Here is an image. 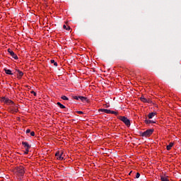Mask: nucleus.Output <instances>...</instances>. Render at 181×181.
Listing matches in <instances>:
<instances>
[{"mask_svg":"<svg viewBox=\"0 0 181 181\" xmlns=\"http://www.w3.org/2000/svg\"><path fill=\"white\" fill-rule=\"evenodd\" d=\"M4 71H5L6 74H8L10 76H13V74L12 73V71H11V69H4Z\"/></svg>","mask_w":181,"mask_h":181,"instance_id":"9d476101","label":"nucleus"},{"mask_svg":"<svg viewBox=\"0 0 181 181\" xmlns=\"http://www.w3.org/2000/svg\"><path fill=\"white\" fill-rule=\"evenodd\" d=\"M8 52L13 57V59H15V60H18V55H16V54H15V52H13L12 49H8Z\"/></svg>","mask_w":181,"mask_h":181,"instance_id":"20e7f679","label":"nucleus"},{"mask_svg":"<svg viewBox=\"0 0 181 181\" xmlns=\"http://www.w3.org/2000/svg\"><path fill=\"white\" fill-rule=\"evenodd\" d=\"M25 134H30V129H28L25 131Z\"/></svg>","mask_w":181,"mask_h":181,"instance_id":"cd10ccee","label":"nucleus"},{"mask_svg":"<svg viewBox=\"0 0 181 181\" xmlns=\"http://www.w3.org/2000/svg\"><path fill=\"white\" fill-rule=\"evenodd\" d=\"M57 105H59V108H62V110H64V108H66V106H64L63 104H61L60 102H58Z\"/></svg>","mask_w":181,"mask_h":181,"instance_id":"2eb2a0df","label":"nucleus"},{"mask_svg":"<svg viewBox=\"0 0 181 181\" xmlns=\"http://www.w3.org/2000/svg\"><path fill=\"white\" fill-rule=\"evenodd\" d=\"M110 114H114L116 116L118 115V112L114 110H110Z\"/></svg>","mask_w":181,"mask_h":181,"instance_id":"6ab92c4d","label":"nucleus"},{"mask_svg":"<svg viewBox=\"0 0 181 181\" xmlns=\"http://www.w3.org/2000/svg\"><path fill=\"white\" fill-rule=\"evenodd\" d=\"M51 63L54 64V66H57V62H54V59H51Z\"/></svg>","mask_w":181,"mask_h":181,"instance_id":"4be33fe9","label":"nucleus"},{"mask_svg":"<svg viewBox=\"0 0 181 181\" xmlns=\"http://www.w3.org/2000/svg\"><path fill=\"white\" fill-rule=\"evenodd\" d=\"M100 111H101V112H105V114H110V112H111V110L108 109H100Z\"/></svg>","mask_w":181,"mask_h":181,"instance_id":"9b49d317","label":"nucleus"},{"mask_svg":"<svg viewBox=\"0 0 181 181\" xmlns=\"http://www.w3.org/2000/svg\"><path fill=\"white\" fill-rule=\"evenodd\" d=\"M58 160H64V157H63V151H61L59 156L57 158Z\"/></svg>","mask_w":181,"mask_h":181,"instance_id":"1a4fd4ad","label":"nucleus"},{"mask_svg":"<svg viewBox=\"0 0 181 181\" xmlns=\"http://www.w3.org/2000/svg\"><path fill=\"white\" fill-rule=\"evenodd\" d=\"M61 98H62V100H64V101H68V100H69V98H67V96H66V95H62L61 97Z\"/></svg>","mask_w":181,"mask_h":181,"instance_id":"a211bd4d","label":"nucleus"},{"mask_svg":"<svg viewBox=\"0 0 181 181\" xmlns=\"http://www.w3.org/2000/svg\"><path fill=\"white\" fill-rule=\"evenodd\" d=\"M139 176H141V174L139 173H136V178L139 179Z\"/></svg>","mask_w":181,"mask_h":181,"instance_id":"5701e85b","label":"nucleus"},{"mask_svg":"<svg viewBox=\"0 0 181 181\" xmlns=\"http://www.w3.org/2000/svg\"><path fill=\"white\" fill-rule=\"evenodd\" d=\"M29 153V149H26L25 151L24 152V155H28Z\"/></svg>","mask_w":181,"mask_h":181,"instance_id":"a878e982","label":"nucleus"},{"mask_svg":"<svg viewBox=\"0 0 181 181\" xmlns=\"http://www.w3.org/2000/svg\"><path fill=\"white\" fill-rule=\"evenodd\" d=\"M146 124H156V122H153V120L146 119L145 120Z\"/></svg>","mask_w":181,"mask_h":181,"instance_id":"dca6fc26","label":"nucleus"},{"mask_svg":"<svg viewBox=\"0 0 181 181\" xmlns=\"http://www.w3.org/2000/svg\"><path fill=\"white\" fill-rule=\"evenodd\" d=\"M79 100H81L82 103H88V99L83 96H79Z\"/></svg>","mask_w":181,"mask_h":181,"instance_id":"6e6552de","label":"nucleus"},{"mask_svg":"<svg viewBox=\"0 0 181 181\" xmlns=\"http://www.w3.org/2000/svg\"><path fill=\"white\" fill-rule=\"evenodd\" d=\"M61 152H62V151H57V152L55 153V156H57V158L60 156Z\"/></svg>","mask_w":181,"mask_h":181,"instance_id":"aec40b11","label":"nucleus"},{"mask_svg":"<svg viewBox=\"0 0 181 181\" xmlns=\"http://www.w3.org/2000/svg\"><path fill=\"white\" fill-rule=\"evenodd\" d=\"M11 112H18V110H16L15 111L12 110Z\"/></svg>","mask_w":181,"mask_h":181,"instance_id":"7c9ffc66","label":"nucleus"},{"mask_svg":"<svg viewBox=\"0 0 181 181\" xmlns=\"http://www.w3.org/2000/svg\"><path fill=\"white\" fill-rule=\"evenodd\" d=\"M30 133L31 136H35V132H31Z\"/></svg>","mask_w":181,"mask_h":181,"instance_id":"c85d7f7f","label":"nucleus"},{"mask_svg":"<svg viewBox=\"0 0 181 181\" xmlns=\"http://www.w3.org/2000/svg\"><path fill=\"white\" fill-rule=\"evenodd\" d=\"M76 114H84L83 111H76Z\"/></svg>","mask_w":181,"mask_h":181,"instance_id":"bb28decb","label":"nucleus"},{"mask_svg":"<svg viewBox=\"0 0 181 181\" xmlns=\"http://www.w3.org/2000/svg\"><path fill=\"white\" fill-rule=\"evenodd\" d=\"M118 118L120 119V121H122V122H124L127 127H131V121L125 117V116H119Z\"/></svg>","mask_w":181,"mask_h":181,"instance_id":"7ed1b4c3","label":"nucleus"},{"mask_svg":"<svg viewBox=\"0 0 181 181\" xmlns=\"http://www.w3.org/2000/svg\"><path fill=\"white\" fill-rule=\"evenodd\" d=\"M74 100H79V96H73Z\"/></svg>","mask_w":181,"mask_h":181,"instance_id":"393cba45","label":"nucleus"},{"mask_svg":"<svg viewBox=\"0 0 181 181\" xmlns=\"http://www.w3.org/2000/svg\"><path fill=\"white\" fill-rule=\"evenodd\" d=\"M160 180L161 181H169V179H168V176H166V175H160Z\"/></svg>","mask_w":181,"mask_h":181,"instance_id":"f8f14e48","label":"nucleus"},{"mask_svg":"<svg viewBox=\"0 0 181 181\" xmlns=\"http://www.w3.org/2000/svg\"><path fill=\"white\" fill-rule=\"evenodd\" d=\"M1 101L5 103L6 104H13V102L11 100H9V98L5 97L1 98Z\"/></svg>","mask_w":181,"mask_h":181,"instance_id":"39448f33","label":"nucleus"},{"mask_svg":"<svg viewBox=\"0 0 181 181\" xmlns=\"http://www.w3.org/2000/svg\"><path fill=\"white\" fill-rule=\"evenodd\" d=\"M22 145L24 146L25 149L28 150V149H30V148L32 147L29 143L26 142V141H23L22 142Z\"/></svg>","mask_w":181,"mask_h":181,"instance_id":"423d86ee","label":"nucleus"},{"mask_svg":"<svg viewBox=\"0 0 181 181\" xmlns=\"http://www.w3.org/2000/svg\"><path fill=\"white\" fill-rule=\"evenodd\" d=\"M31 94H33V95H35V97H36V95H37V94L36 93V92H35L34 90L31 91Z\"/></svg>","mask_w":181,"mask_h":181,"instance_id":"b1692460","label":"nucleus"},{"mask_svg":"<svg viewBox=\"0 0 181 181\" xmlns=\"http://www.w3.org/2000/svg\"><path fill=\"white\" fill-rule=\"evenodd\" d=\"M63 28H64L66 30H70V27H69V26L67 28V26H66V25H63Z\"/></svg>","mask_w":181,"mask_h":181,"instance_id":"412c9836","label":"nucleus"},{"mask_svg":"<svg viewBox=\"0 0 181 181\" xmlns=\"http://www.w3.org/2000/svg\"><path fill=\"white\" fill-rule=\"evenodd\" d=\"M174 144L173 143H170L169 145L167 146L166 149L167 151H170L172 149V147L173 146Z\"/></svg>","mask_w":181,"mask_h":181,"instance_id":"4468645a","label":"nucleus"},{"mask_svg":"<svg viewBox=\"0 0 181 181\" xmlns=\"http://www.w3.org/2000/svg\"><path fill=\"white\" fill-rule=\"evenodd\" d=\"M140 100H141V101H142V103H146V101H148V99L145 98V97H144V96H141L140 98Z\"/></svg>","mask_w":181,"mask_h":181,"instance_id":"f3484780","label":"nucleus"},{"mask_svg":"<svg viewBox=\"0 0 181 181\" xmlns=\"http://www.w3.org/2000/svg\"><path fill=\"white\" fill-rule=\"evenodd\" d=\"M153 129H149L146 130L144 132H140V136H144L146 138H148V136H151L152 134H153Z\"/></svg>","mask_w":181,"mask_h":181,"instance_id":"f257e3e1","label":"nucleus"},{"mask_svg":"<svg viewBox=\"0 0 181 181\" xmlns=\"http://www.w3.org/2000/svg\"><path fill=\"white\" fill-rule=\"evenodd\" d=\"M155 115H156V112H151V113H149L148 115V117L149 118V119H152L153 117H155Z\"/></svg>","mask_w":181,"mask_h":181,"instance_id":"ddd939ff","label":"nucleus"},{"mask_svg":"<svg viewBox=\"0 0 181 181\" xmlns=\"http://www.w3.org/2000/svg\"><path fill=\"white\" fill-rule=\"evenodd\" d=\"M15 170L19 176H23V175H25V168L22 165L16 167Z\"/></svg>","mask_w":181,"mask_h":181,"instance_id":"f03ea898","label":"nucleus"},{"mask_svg":"<svg viewBox=\"0 0 181 181\" xmlns=\"http://www.w3.org/2000/svg\"><path fill=\"white\" fill-rule=\"evenodd\" d=\"M146 103H148V104L151 103V99H149V98L147 99V101H146Z\"/></svg>","mask_w":181,"mask_h":181,"instance_id":"c756f323","label":"nucleus"},{"mask_svg":"<svg viewBox=\"0 0 181 181\" xmlns=\"http://www.w3.org/2000/svg\"><path fill=\"white\" fill-rule=\"evenodd\" d=\"M131 173H132V171H131L129 175H131Z\"/></svg>","mask_w":181,"mask_h":181,"instance_id":"2f4dec72","label":"nucleus"},{"mask_svg":"<svg viewBox=\"0 0 181 181\" xmlns=\"http://www.w3.org/2000/svg\"><path fill=\"white\" fill-rule=\"evenodd\" d=\"M16 71L18 73V78H22V76H23V72H22L21 70L19 69H16Z\"/></svg>","mask_w":181,"mask_h":181,"instance_id":"0eeeda50","label":"nucleus"}]
</instances>
